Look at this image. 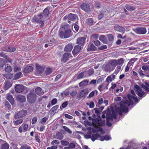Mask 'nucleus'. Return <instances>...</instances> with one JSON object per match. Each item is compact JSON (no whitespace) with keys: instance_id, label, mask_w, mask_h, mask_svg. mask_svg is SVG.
Returning <instances> with one entry per match:
<instances>
[{"instance_id":"25","label":"nucleus","mask_w":149,"mask_h":149,"mask_svg":"<svg viewBox=\"0 0 149 149\" xmlns=\"http://www.w3.org/2000/svg\"><path fill=\"white\" fill-rule=\"evenodd\" d=\"M12 86L11 82L8 81H7L5 84L4 88L5 90H8Z\"/></svg>"},{"instance_id":"18","label":"nucleus","mask_w":149,"mask_h":149,"mask_svg":"<svg viewBox=\"0 0 149 149\" xmlns=\"http://www.w3.org/2000/svg\"><path fill=\"white\" fill-rule=\"evenodd\" d=\"M36 69L37 73L39 74H41L43 73L44 70L43 67L39 65H37L36 66Z\"/></svg>"},{"instance_id":"39","label":"nucleus","mask_w":149,"mask_h":149,"mask_svg":"<svg viewBox=\"0 0 149 149\" xmlns=\"http://www.w3.org/2000/svg\"><path fill=\"white\" fill-rule=\"evenodd\" d=\"M9 145L7 143L2 144L1 146L2 149H8Z\"/></svg>"},{"instance_id":"56","label":"nucleus","mask_w":149,"mask_h":149,"mask_svg":"<svg viewBox=\"0 0 149 149\" xmlns=\"http://www.w3.org/2000/svg\"><path fill=\"white\" fill-rule=\"evenodd\" d=\"M105 140L108 141L111 139V137L108 135H105L104 136Z\"/></svg>"},{"instance_id":"10","label":"nucleus","mask_w":149,"mask_h":149,"mask_svg":"<svg viewBox=\"0 0 149 149\" xmlns=\"http://www.w3.org/2000/svg\"><path fill=\"white\" fill-rule=\"evenodd\" d=\"M80 8L86 12L91 11L92 8L88 3H83L80 6Z\"/></svg>"},{"instance_id":"43","label":"nucleus","mask_w":149,"mask_h":149,"mask_svg":"<svg viewBox=\"0 0 149 149\" xmlns=\"http://www.w3.org/2000/svg\"><path fill=\"white\" fill-rule=\"evenodd\" d=\"M88 82V81L87 80H85L79 83L80 86H83L86 85Z\"/></svg>"},{"instance_id":"31","label":"nucleus","mask_w":149,"mask_h":149,"mask_svg":"<svg viewBox=\"0 0 149 149\" xmlns=\"http://www.w3.org/2000/svg\"><path fill=\"white\" fill-rule=\"evenodd\" d=\"M59 106L58 105H57L52 107L50 109V111L51 113L52 114L56 112L57 109L58 108Z\"/></svg>"},{"instance_id":"61","label":"nucleus","mask_w":149,"mask_h":149,"mask_svg":"<svg viewBox=\"0 0 149 149\" xmlns=\"http://www.w3.org/2000/svg\"><path fill=\"white\" fill-rule=\"evenodd\" d=\"M48 118L46 117L43 118L41 120V123H45L47 120Z\"/></svg>"},{"instance_id":"58","label":"nucleus","mask_w":149,"mask_h":149,"mask_svg":"<svg viewBox=\"0 0 149 149\" xmlns=\"http://www.w3.org/2000/svg\"><path fill=\"white\" fill-rule=\"evenodd\" d=\"M38 118L37 117H34L32 120L31 123L32 124H34L37 121Z\"/></svg>"},{"instance_id":"8","label":"nucleus","mask_w":149,"mask_h":149,"mask_svg":"<svg viewBox=\"0 0 149 149\" xmlns=\"http://www.w3.org/2000/svg\"><path fill=\"white\" fill-rule=\"evenodd\" d=\"M36 95L34 93H30L28 94L27 99L28 101L31 103H33L36 100Z\"/></svg>"},{"instance_id":"64","label":"nucleus","mask_w":149,"mask_h":149,"mask_svg":"<svg viewBox=\"0 0 149 149\" xmlns=\"http://www.w3.org/2000/svg\"><path fill=\"white\" fill-rule=\"evenodd\" d=\"M94 43V44L97 46H99L100 43V42L98 40H96L95 41Z\"/></svg>"},{"instance_id":"49","label":"nucleus","mask_w":149,"mask_h":149,"mask_svg":"<svg viewBox=\"0 0 149 149\" xmlns=\"http://www.w3.org/2000/svg\"><path fill=\"white\" fill-rule=\"evenodd\" d=\"M65 33L63 31H60L59 33V37L61 38H64Z\"/></svg>"},{"instance_id":"17","label":"nucleus","mask_w":149,"mask_h":149,"mask_svg":"<svg viewBox=\"0 0 149 149\" xmlns=\"http://www.w3.org/2000/svg\"><path fill=\"white\" fill-rule=\"evenodd\" d=\"M73 46L71 43L66 45L64 49V51L66 52H70L72 50Z\"/></svg>"},{"instance_id":"30","label":"nucleus","mask_w":149,"mask_h":149,"mask_svg":"<svg viewBox=\"0 0 149 149\" xmlns=\"http://www.w3.org/2000/svg\"><path fill=\"white\" fill-rule=\"evenodd\" d=\"M56 138L60 140L62 139L63 138V134L60 132H58L56 134Z\"/></svg>"},{"instance_id":"52","label":"nucleus","mask_w":149,"mask_h":149,"mask_svg":"<svg viewBox=\"0 0 149 149\" xmlns=\"http://www.w3.org/2000/svg\"><path fill=\"white\" fill-rule=\"evenodd\" d=\"M69 94V91H65L63 92L61 94V96H62L63 95H65L67 96Z\"/></svg>"},{"instance_id":"60","label":"nucleus","mask_w":149,"mask_h":149,"mask_svg":"<svg viewBox=\"0 0 149 149\" xmlns=\"http://www.w3.org/2000/svg\"><path fill=\"white\" fill-rule=\"evenodd\" d=\"M64 116L65 118L70 119H72L73 118L72 116L67 114H65Z\"/></svg>"},{"instance_id":"12","label":"nucleus","mask_w":149,"mask_h":149,"mask_svg":"<svg viewBox=\"0 0 149 149\" xmlns=\"http://www.w3.org/2000/svg\"><path fill=\"white\" fill-rule=\"evenodd\" d=\"M72 57L71 56V54L70 53H65L63 55L62 57L61 58V61L65 63L68 61L69 58Z\"/></svg>"},{"instance_id":"54","label":"nucleus","mask_w":149,"mask_h":149,"mask_svg":"<svg viewBox=\"0 0 149 149\" xmlns=\"http://www.w3.org/2000/svg\"><path fill=\"white\" fill-rule=\"evenodd\" d=\"M112 78L111 77V76L108 77L107 79H106V81L108 83L111 82L112 80Z\"/></svg>"},{"instance_id":"6","label":"nucleus","mask_w":149,"mask_h":149,"mask_svg":"<svg viewBox=\"0 0 149 149\" xmlns=\"http://www.w3.org/2000/svg\"><path fill=\"white\" fill-rule=\"evenodd\" d=\"M116 118V115L113 110L112 111V114L107 113V125L109 127L111 125V123L109 121H112L113 119H115Z\"/></svg>"},{"instance_id":"55","label":"nucleus","mask_w":149,"mask_h":149,"mask_svg":"<svg viewBox=\"0 0 149 149\" xmlns=\"http://www.w3.org/2000/svg\"><path fill=\"white\" fill-rule=\"evenodd\" d=\"M84 75V72H81L78 75L77 78L78 79H81Z\"/></svg>"},{"instance_id":"57","label":"nucleus","mask_w":149,"mask_h":149,"mask_svg":"<svg viewBox=\"0 0 149 149\" xmlns=\"http://www.w3.org/2000/svg\"><path fill=\"white\" fill-rule=\"evenodd\" d=\"M94 73V70L91 69H90L88 71V74L89 76H90L92 74Z\"/></svg>"},{"instance_id":"32","label":"nucleus","mask_w":149,"mask_h":149,"mask_svg":"<svg viewBox=\"0 0 149 149\" xmlns=\"http://www.w3.org/2000/svg\"><path fill=\"white\" fill-rule=\"evenodd\" d=\"M126 8L128 10L132 11L135 9V7L129 4H127L125 6Z\"/></svg>"},{"instance_id":"19","label":"nucleus","mask_w":149,"mask_h":149,"mask_svg":"<svg viewBox=\"0 0 149 149\" xmlns=\"http://www.w3.org/2000/svg\"><path fill=\"white\" fill-rule=\"evenodd\" d=\"M81 48V47L80 45H77L75 46L72 51L73 54V55L76 54L79 51Z\"/></svg>"},{"instance_id":"28","label":"nucleus","mask_w":149,"mask_h":149,"mask_svg":"<svg viewBox=\"0 0 149 149\" xmlns=\"http://www.w3.org/2000/svg\"><path fill=\"white\" fill-rule=\"evenodd\" d=\"M135 92L137 95L140 97H144L146 95V94L142 90L140 91H135Z\"/></svg>"},{"instance_id":"5","label":"nucleus","mask_w":149,"mask_h":149,"mask_svg":"<svg viewBox=\"0 0 149 149\" xmlns=\"http://www.w3.org/2000/svg\"><path fill=\"white\" fill-rule=\"evenodd\" d=\"M27 113V110L22 109L20 111L16 112L15 114L14 117L16 119H19L20 118L22 119Z\"/></svg>"},{"instance_id":"21","label":"nucleus","mask_w":149,"mask_h":149,"mask_svg":"<svg viewBox=\"0 0 149 149\" xmlns=\"http://www.w3.org/2000/svg\"><path fill=\"white\" fill-rule=\"evenodd\" d=\"M17 100L21 102H24L26 101V98L25 96L19 95L16 97Z\"/></svg>"},{"instance_id":"20","label":"nucleus","mask_w":149,"mask_h":149,"mask_svg":"<svg viewBox=\"0 0 149 149\" xmlns=\"http://www.w3.org/2000/svg\"><path fill=\"white\" fill-rule=\"evenodd\" d=\"M49 12L48 9L45 8L43 11L42 14V16L45 20L47 16L49 15Z\"/></svg>"},{"instance_id":"13","label":"nucleus","mask_w":149,"mask_h":149,"mask_svg":"<svg viewBox=\"0 0 149 149\" xmlns=\"http://www.w3.org/2000/svg\"><path fill=\"white\" fill-rule=\"evenodd\" d=\"M15 86V90L17 93H21L24 89V86L22 84H16Z\"/></svg>"},{"instance_id":"11","label":"nucleus","mask_w":149,"mask_h":149,"mask_svg":"<svg viewBox=\"0 0 149 149\" xmlns=\"http://www.w3.org/2000/svg\"><path fill=\"white\" fill-rule=\"evenodd\" d=\"M66 18H67L69 20L74 21L77 20L78 17L75 14L70 13L67 16H65L63 18L64 19Z\"/></svg>"},{"instance_id":"16","label":"nucleus","mask_w":149,"mask_h":149,"mask_svg":"<svg viewBox=\"0 0 149 149\" xmlns=\"http://www.w3.org/2000/svg\"><path fill=\"white\" fill-rule=\"evenodd\" d=\"M85 40V38L83 37L78 38L77 39L76 43L77 44L82 45L84 43Z\"/></svg>"},{"instance_id":"22","label":"nucleus","mask_w":149,"mask_h":149,"mask_svg":"<svg viewBox=\"0 0 149 149\" xmlns=\"http://www.w3.org/2000/svg\"><path fill=\"white\" fill-rule=\"evenodd\" d=\"M36 93L38 95H42L44 93L43 90L40 87H38L35 90Z\"/></svg>"},{"instance_id":"59","label":"nucleus","mask_w":149,"mask_h":149,"mask_svg":"<svg viewBox=\"0 0 149 149\" xmlns=\"http://www.w3.org/2000/svg\"><path fill=\"white\" fill-rule=\"evenodd\" d=\"M69 147L70 148H74L75 146V145L74 143H71L69 144L68 145Z\"/></svg>"},{"instance_id":"26","label":"nucleus","mask_w":149,"mask_h":149,"mask_svg":"<svg viewBox=\"0 0 149 149\" xmlns=\"http://www.w3.org/2000/svg\"><path fill=\"white\" fill-rule=\"evenodd\" d=\"M7 99L9 101L11 104H14L15 100L12 96L9 94H7Z\"/></svg>"},{"instance_id":"37","label":"nucleus","mask_w":149,"mask_h":149,"mask_svg":"<svg viewBox=\"0 0 149 149\" xmlns=\"http://www.w3.org/2000/svg\"><path fill=\"white\" fill-rule=\"evenodd\" d=\"M3 77L7 79H11L13 77V74H4Z\"/></svg>"},{"instance_id":"53","label":"nucleus","mask_w":149,"mask_h":149,"mask_svg":"<svg viewBox=\"0 0 149 149\" xmlns=\"http://www.w3.org/2000/svg\"><path fill=\"white\" fill-rule=\"evenodd\" d=\"M134 88L136 89V91H141L142 89L141 87L137 85H135L134 86Z\"/></svg>"},{"instance_id":"23","label":"nucleus","mask_w":149,"mask_h":149,"mask_svg":"<svg viewBox=\"0 0 149 149\" xmlns=\"http://www.w3.org/2000/svg\"><path fill=\"white\" fill-rule=\"evenodd\" d=\"M3 50L4 51L9 52H13L16 50V48L14 47H5L3 48Z\"/></svg>"},{"instance_id":"7","label":"nucleus","mask_w":149,"mask_h":149,"mask_svg":"<svg viewBox=\"0 0 149 149\" xmlns=\"http://www.w3.org/2000/svg\"><path fill=\"white\" fill-rule=\"evenodd\" d=\"M135 32L138 34H143L146 33L147 32L146 29L144 27H139L133 29Z\"/></svg>"},{"instance_id":"38","label":"nucleus","mask_w":149,"mask_h":149,"mask_svg":"<svg viewBox=\"0 0 149 149\" xmlns=\"http://www.w3.org/2000/svg\"><path fill=\"white\" fill-rule=\"evenodd\" d=\"M110 64L112 66L115 67L117 65V63L116 60H112L110 61Z\"/></svg>"},{"instance_id":"36","label":"nucleus","mask_w":149,"mask_h":149,"mask_svg":"<svg viewBox=\"0 0 149 149\" xmlns=\"http://www.w3.org/2000/svg\"><path fill=\"white\" fill-rule=\"evenodd\" d=\"M86 21L87 24L90 26L92 25L94 23H95L93 19L91 18L88 19Z\"/></svg>"},{"instance_id":"15","label":"nucleus","mask_w":149,"mask_h":149,"mask_svg":"<svg viewBox=\"0 0 149 149\" xmlns=\"http://www.w3.org/2000/svg\"><path fill=\"white\" fill-rule=\"evenodd\" d=\"M2 68L7 72H10L12 70L11 67L8 64H3L2 65Z\"/></svg>"},{"instance_id":"44","label":"nucleus","mask_w":149,"mask_h":149,"mask_svg":"<svg viewBox=\"0 0 149 149\" xmlns=\"http://www.w3.org/2000/svg\"><path fill=\"white\" fill-rule=\"evenodd\" d=\"M143 70L149 72V66L147 65H144L142 67Z\"/></svg>"},{"instance_id":"45","label":"nucleus","mask_w":149,"mask_h":149,"mask_svg":"<svg viewBox=\"0 0 149 149\" xmlns=\"http://www.w3.org/2000/svg\"><path fill=\"white\" fill-rule=\"evenodd\" d=\"M95 6L96 8L98 9L100 8L101 6L100 3L98 1H96L95 3Z\"/></svg>"},{"instance_id":"51","label":"nucleus","mask_w":149,"mask_h":149,"mask_svg":"<svg viewBox=\"0 0 149 149\" xmlns=\"http://www.w3.org/2000/svg\"><path fill=\"white\" fill-rule=\"evenodd\" d=\"M59 142L56 140H53L51 143V144L52 145H53L54 144H56L57 145H58L59 144Z\"/></svg>"},{"instance_id":"2","label":"nucleus","mask_w":149,"mask_h":149,"mask_svg":"<svg viewBox=\"0 0 149 149\" xmlns=\"http://www.w3.org/2000/svg\"><path fill=\"white\" fill-rule=\"evenodd\" d=\"M97 131H88L87 134L85 135V138L86 139L90 138L93 141L99 138V140L103 141L105 140L104 136H101L100 135L98 134ZM97 132H101L102 134H104V131H97Z\"/></svg>"},{"instance_id":"46","label":"nucleus","mask_w":149,"mask_h":149,"mask_svg":"<svg viewBox=\"0 0 149 149\" xmlns=\"http://www.w3.org/2000/svg\"><path fill=\"white\" fill-rule=\"evenodd\" d=\"M96 48V47L93 44L91 45L90 47L88 48L89 50L90 51L95 50Z\"/></svg>"},{"instance_id":"4","label":"nucleus","mask_w":149,"mask_h":149,"mask_svg":"<svg viewBox=\"0 0 149 149\" xmlns=\"http://www.w3.org/2000/svg\"><path fill=\"white\" fill-rule=\"evenodd\" d=\"M45 20L41 13L35 16L32 19V21L40 24H41V26H44Z\"/></svg>"},{"instance_id":"63","label":"nucleus","mask_w":149,"mask_h":149,"mask_svg":"<svg viewBox=\"0 0 149 149\" xmlns=\"http://www.w3.org/2000/svg\"><path fill=\"white\" fill-rule=\"evenodd\" d=\"M93 110L95 111V113L98 115L100 114V112L97 108H95L93 109Z\"/></svg>"},{"instance_id":"35","label":"nucleus","mask_w":149,"mask_h":149,"mask_svg":"<svg viewBox=\"0 0 149 149\" xmlns=\"http://www.w3.org/2000/svg\"><path fill=\"white\" fill-rule=\"evenodd\" d=\"M22 75V74L21 72H19L17 73L16 74L13 78L14 80H17L20 78Z\"/></svg>"},{"instance_id":"14","label":"nucleus","mask_w":149,"mask_h":149,"mask_svg":"<svg viewBox=\"0 0 149 149\" xmlns=\"http://www.w3.org/2000/svg\"><path fill=\"white\" fill-rule=\"evenodd\" d=\"M114 29L115 31L121 32L123 34L125 32L126 30L123 27L120 26L117 24L114 26Z\"/></svg>"},{"instance_id":"48","label":"nucleus","mask_w":149,"mask_h":149,"mask_svg":"<svg viewBox=\"0 0 149 149\" xmlns=\"http://www.w3.org/2000/svg\"><path fill=\"white\" fill-rule=\"evenodd\" d=\"M77 91L76 90L72 91L70 93V95L72 97H74L77 94Z\"/></svg>"},{"instance_id":"47","label":"nucleus","mask_w":149,"mask_h":149,"mask_svg":"<svg viewBox=\"0 0 149 149\" xmlns=\"http://www.w3.org/2000/svg\"><path fill=\"white\" fill-rule=\"evenodd\" d=\"M57 100L56 98L52 99L51 102L52 105H53L56 104L57 103Z\"/></svg>"},{"instance_id":"24","label":"nucleus","mask_w":149,"mask_h":149,"mask_svg":"<svg viewBox=\"0 0 149 149\" xmlns=\"http://www.w3.org/2000/svg\"><path fill=\"white\" fill-rule=\"evenodd\" d=\"M33 69V68L32 66H27L24 68V71L25 73H28L32 71Z\"/></svg>"},{"instance_id":"9","label":"nucleus","mask_w":149,"mask_h":149,"mask_svg":"<svg viewBox=\"0 0 149 149\" xmlns=\"http://www.w3.org/2000/svg\"><path fill=\"white\" fill-rule=\"evenodd\" d=\"M88 93V91L84 89L79 92L76 96V98L78 100H79L82 97L85 96Z\"/></svg>"},{"instance_id":"1","label":"nucleus","mask_w":149,"mask_h":149,"mask_svg":"<svg viewBox=\"0 0 149 149\" xmlns=\"http://www.w3.org/2000/svg\"><path fill=\"white\" fill-rule=\"evenodd\" d=\"M133 101L137 102L138 101L137 97H135L131 94H129L127 95V99H124L120 102V107L116 109V111L120 115H121L123 112H127L128 111L127 107L130 105L133 104Z\"/></svg>"},{"instance_id":"3","label":"nucleus","mask_w":149,"mask_h":149,"mask_svg":"<svg viewBox=\"0 0 149 149\" xmlns=\"http://www.w3.org/2000/svg\"><path fill=\"white\" fill-rule=\"evenodd\" d=\"M101 119L98 120L96 119L93 120V125L94 128L93 130H103L102 127L104 125L105 121L102 120Z\"/></svg>"},{"instance_id":"27","label":"nucleus","mask_w":149,"mask_h":149,"mask_svg":"<svg viewBox=\"0 0 149 149\" xmlns=\"http://www.w3.org/2000/svg\"><path fill=\"white\" fill-rule=\"evenodd\" d=\"M65 38H68L72 36V34L71 33V31L70 29H68L65 31L64 32Z\"/></svg>"},{"instance_id":"29","label":"nucleus","mask_w":149,"mask_h":149,"mask_svg":"<svg viewBox=\"0 0 149 149\" xmlns=\"http://www.w3.org/2000/svg\"><path fill=\"white\" fill-rule=\"evenodd\" d=\"M141 87L144 89L147 92H149V84L146 82L145 84H142Z\"/></svg>"},{"instance_id":"33","label":"nucleus","mask_w":149,"mask_h":149,"mask_svg":"<svg viewBox=\"0 0 149 149\" xmlns=\"http://www.w3.org/2000/svg\"><path fill=\"white\" fill-rule=\"evenodd\" d=\"M16 121H13V122L15 125H17L22 123L23 121V118L17 119Z\"/></svg>"},{"instance_id":"42","label":"nucleus","mask_w":149,"mask_h":149,"mask_svg":"<svg viewBox=\"0 0 149 149\" xmlns=\"http://www.w3.org/2000/svg\"><path fill=\"white\" fill-rule=\"evenodd\" d=\"M117 65H120L124 63V59L122 58L116 60Z\"/></svg>"},{"instance_id":"41","label":"nucleus","mask_w":149,"mask_h":149,"mask_svg":"<svg viewBox=\"0 0 149 149\" xmlns=\"http://www.w3.org/2000/svg\"><path fill=\"white\" fill-rule=\"evenodd\" d=\"M61 143L62 145L64 146L68 145L69 144V143L68 141L64 140H61Z\"/></svg>"},{"instance_id":"34","label":"nucleus","mask_w":149,"mask_h":149,"mask_svg":"<svg viewBox=\"0 0 149 149\" xmlns=\"http://www.w3.org/2000/svg\"><path fill=\"white\" fill-rule=\"evenodd\" d=\"M52 72V68H47L45 71V74L47 75H48L51 74Z\"/></svg>"},{"instance_id":"40","label":"nucleus","mask_w":149,"mask_h":149,"mask_svg":"<svg viewBox=\"0 0 149 149\" xmlns=\"http://www.w3.org/2000/svg\"><path fill=\"white\" fill-rule=\"evenodd\" d=\"M108 39L110 41H113L114 39V36L112 34H109L107 35Z\"/></svg>"},{"instance_id":"50","label":"nucleus","mask_w":149,"mask_h":149,"mask_svg":"<svg viewBox=\"0 0 149 149\" xmlns=\"http://www.w3.org/2000/svg\"><path fill=\"white\" fill-rule=\"evenodd\" d=\"M68 101H66L63 102L61 105L62 108H65L68 104Z\"/></svg>"},{"instance_id":"62","label":"nucleus","mask_w":149,"mask_h":149,"mask_svg":"<svg viewBox=\"0 0 149 149\" xmlns=\"http://www.w3.org/2000/svg\"><path fill=\"white\" fill-rule=\"evenodd\" d=\"M95 92L93 91L91 92L89 95L88 98H91L93 97L94 95Z\"/></svg>"}]
</instances>
